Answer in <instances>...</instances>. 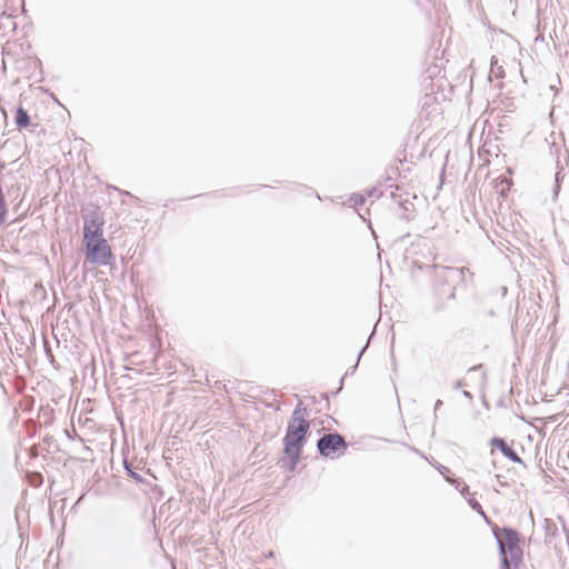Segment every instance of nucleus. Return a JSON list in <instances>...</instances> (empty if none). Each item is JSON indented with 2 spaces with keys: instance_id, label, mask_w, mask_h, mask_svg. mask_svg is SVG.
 <instances>
[{
  "instance_id": "bb28decb",
  "label": "nucleus",
  "mask_w": 569,
  "mask_h": 569,
  "mask_svg": "<svg viewBox=\"0 0 569 569\" xmlns=\"http://www.w3.org/2000/svg\"><path fill=\"white\" fill-rule=\"evenodd\" d=\"M462 395H463V397H465V398H467V399H472V395H471V392H469V391H467V390H463V391H462Z\"/></svg>"
},
{
  "instance_id": "423d86ee",
  "label": "nucleus",
  "mask_w": 569,
  "mask_h": 569,
  "mask_svg": "<svg viewBox=\"0 0 569 569\" xmlns=\"http://www.w3.org/2000/svg\"><path fill=\"white\" fill-rule=\"evenodd\" d=\"M103 226L104 219L99 208L90 210L83 216L82 240L103 237Z\"/></svg>"
},
{
  "instance_id": "4be33fe9",
  "label": "nucleus",
  "mask_w": 569,
  "mask_h": 569,
  "mask_svg": "<svg viewBox=\"0 0 569 569\" xmlns=\"http://www.w3.org/2000/svg\"><path fill=\"white\" fill-rule=\"evenodd\" d=\"M560 190H561V186L558 183H553V186H552V199L553 200H557Z\"/></svg>"
},
{
  "instance_id": "20e7f679",
  "label": "nucleus",
  "mask_w": 569,
  "mask_h": 569,
  "mask_svg": "<svg viewBox=\"0 0 569 569\" xmlns=\"http://www.w3.org/2000/svg\"><path fill=\"white\" fill-rule=\"evenodd\" d=\"M83 250L86 260L92 264L111 267L116 263V257L104 237L83 240Z\"/></svg>"
},
{
  "instance_id": "c9c22d12",
  "label": "nucleus",
  "mask_w": 569,
  "mask_h": 569,
  "mask_svg": "<svg viewBox=\"0 0 569 569\" xmlns=\"http://www.w3.org/2000/svg\"><path fill=\"white\" fill-rule=\"evenodd\" d=\"M500 486L506 487V486H508V483L507 482H500Z\"/></svg>"
},
{
  "instance_id": "c756f323",
  "label": "nucleus",
  "mask_w": 569,
  "mask_h": 569,
  "mask_svg": "<svg viewBox=\"0 0 569 569\" xmlns=\"http://www.w3.org/2000/svg\"><path fill=\"white\" fill-rule=\"evenodd\" d=\"M487 380V375L486 372H482L481 373V381L485 382Z\"/></svg>"
},
{
  "instance_id": "1a4fd4ad",
  "label": "nucleus",
  "mask_w": 569,
  "mask_h": 569,
  "mask_svg": "<svg viewBox=\"0 0 569 569\" xmlns=\"http://www.w3.org/2000/svg\"><path fill=\"white\" fill-rule=\"evenodd\" d=\"M550 153L556 157V166H557V172L555 173V180L553 183H558L561 186L563 180V168L560 164V153H561V146L552 142L550 144Z\"/></svg>"
},
{
  "instance_id": "72a5a7b5",
  "label": "nucleus",
  "mask_w": 569,
  "mask_h": 569,
  "mask_svg": "<svg viewBox=\"0 0 569 569\" xmlns=\"http://www.w3.org/2000/svg\"><path fill=\"white\" fill-rule=\"evenodd\" d=\"M22 218H23V216H22V214H20V216H19V217L13 221V222H19V221H21V220H22Z\"/></svg>"
},
{
  "instance_id": "9b49d317",
  "label": "nucleus",
  "mask_w": 569,
  "mask_h": 569,
  "mask_svg": "<svg viewBox=\"0 0 569 569\" xmlns=\"http://www.w3.org/2000/svg\"><path fill=\"white\" fill-rule=\"evenodd\" d=\"M307 416V409L302 407L301 401L296 406L289 422H293V425H300L302 423H309V421L306 419Z\"/></svg>"
},
{
  "instance_id": "aec40b11",
  "label": "nucleus",
  "mask_w": 569,
  "mask_h": 569,
  "mask_svg": "<svg viewBox=\"0 0 569 569\" xmlns=\"http://www.w3.org/2000/svg\"><path fill=\"white\" fill-rule=\"evenodd\" d=\"M358 365H359V363H357V362H356L352 367H350V368L346 371L345 376H343V377L340 379V381H339V388L337 389V391H335V392H333V395H337V393L342 389L345 378H346L347 376H352V375L356 372V370H357V368H358Z\"/></svg>"
},
{
  "instance_id": "f3484780",
  "label": "nucleus",
  "mask_w": 569,
  "mask_h": 569,
  "mask_svg": "<svg viewBox=\"0 0 569 569\" xmlns=\"http://www.w3.org/2000/svg\"><path fill=\"white\" fill-rule=\"evenodd\" d=\"M432 466L439 471V473L446 479V481H448L453 476V473L448 467L441 465L438 461H435Z\"/></svg>"
},
{
  "instance_id": "ddd939ff",
  "label": "nucleus",
  "mask_w": 569,
  "mask_h": 569,
  "mask_svg": "<svg viewBox=\"0 0 569 569\" xmlns=\"http://www.w3.org/2000/svg\"><path fill=\"white\" fill-rule=\"evenodd\" d=\"M447 482H449L451 486H453L460 492V495L463 497H467V495H469V492H470L469 486L460 477H456L453 475Z\"/></svg>"
},
{
  "instance_id": "5701e85b",
  "label": "nucleus",
  "mask_w": 569,
  "mask_h": 569,
  "mask_svg": "<svg viewBox=\"0 0 569 569\" xmlns=\"http://www.w3.org/2000/svg\"><path fill=\"white\" fill-rule=\"evenodd\" d=\"M371 335H373V332H372ZM371 337H372V336H370L369 338H371ZM368 340H370V339H368ZM368 345H369V341H367V343H366V345L360 349V351L358 352L357 360H356V362H357V363H359V361H360V359H361L362 355L366 352V350H367V348H368Z\"/></svg>"
},
{
  "instance_id": "f03ea898",
  "label": "nucleus",
  "mask_w": 569,
  "mask_h": 569,
  "mask_svg": "<svg viewBox=\"0 0 569 569\" xmlns=\"http://www.w3.org/2000/svg\"><path fill=\"white\" fill-rule=\"evenodd\" d=\"M500 569H520L523 562L525 537L510 526L501 527L500 533L495 535Z\"/></svg>"
},
{
  "instance_id": "f704fd0d",
  "label": "nucleus",
  "mask_w": 569,
  "mask_h": 569,
  "mask_svg": "<svg viewBox=\"0 0 569 569\" xmlns=\"http://www.w3.org/2000/svg\"><path fill=\"white\" fill-rule=\"evenodd\" d=\"M428 461H429V463L432 465V463H435L436 460L433 458H431V460H428Z\"/></svg>"
},
{
  "instance_id": "f257e3e1",
  "label": "nucleus",
  "mask_w": 569,
  "mask_h": 569,
  "mask_svg": "<svg viewBox=\"0 0 569 569\" xmlns=\"http://www.w3.org/2000/svg\"><path fill=\"white\" fill-rule=\"evenodd\" d=\"M428 269L435 295L439 301L438 309L445 308L449 301H455L457 290L473 284L475 273L468 267L431 264L428 266Z\"/></svg>"
},
{
  "instance_id": "0eeeda50",
  "label": "nucleus",
  "mask_w": 569,
  "mask_h": 569,
  "mask_svg": "<svg viewBox=\"0 0 569 569\" xmlns=\"http://www.w3.org/2000/svg\"><path fill=\"white\" fill-rule=\"evenodd\" d=\"M107 557L113 567H120L126 556V547L118 538H110L106 543Z\"/></svg>"
},
{
  "instance_id": "4c0bfd02",
  "label": "nucleus",
  "mask_w": 569,
  "mask_h": 569,
  "mask_svg": "<svg viewBox=\"0 0 569 569\" xmlns=\"http://www.w3.org/2000/svg\"><path fill=\"white\" fill-rule=\"evenodd\" d=\"M422 458H423L425 460H429V459H428V457H427L426 455H422Z\"/></svg>"
},
{
  "instance_id": "393cba45",
  "label": "nucleus",
  "mask_w": 569,
  "mask_h": 569,
  "mask_svg": "<svg viewBox=\"0 0 569 569\" xmlns=\"http://www.w3.org/2000/svg\"><path fill=\"white\" fill-rule=\"evenodd\" d=\"M482 368H483V365L479 363V365H476V366H472L471 368H469L468 372L471 373L473 371L481 370Z\"/></svg>"
},
{
  "instance_id": "9d476101",
  "label": "nucleus",
  "mask_w": 569,
  "mask_h": 569,
  "mask_svg": "<svg viewBox=\"0 0 569 569\" xmlns=\"http://www.w3.org/2000/svg\"><path fill=\"white\" fill-rule=\"evenodd\" d=\"M14 123L19 130L27 129L31 124V117L22 106L16 109Z\"/></svg>"
},
{
  "instance_id": "6ab92c4d",
  "label": "nucleus",
  "mask_w": 569,
  "mask_h": 569,
  "mask_svg": "<svg viewBox=\"0 0 569 569\" xmlns=\"http://www.w3.org/2000/svg\"><path fill=\"white\" fill-rule=\"evenodd\" d=\"M400 176V169L398 166H390L387 170H386V179L388 181H391V180H395L397 177Z\"/></svg>"
},
{
  "instance_id": "2eb2a0df",
  "label": "nucleus",
  "mask_w": 569,
  "mask_h": 569,
  "mask_svg": "<svg viewBox=\"0 0 569 569\" xmlns=\"http://www.w3.org/2000/svg\"><path fill=\"white\" fill-rule=\"evenodd\" d=\"M465 498L473 511H476L481 517H485V510H483L481 503L475 498V493L469 492V495H467V497H465Z\"/></svg>"
},
{
  "instance_id": "6e6552de",
  "label": "nucleus",
  "mask_w": 569,
  "mask_h": 569,
  "mask_svg": "<svg viewBox=\"0 0 569 569\" xmlns=\"http://www.w3.org/2000/svg\"><path fill=\"white\" fill-rule=\"evenodd\" d=\"M489 443L491 447L498 449L501 452V455L509 459L510 461L518 465H525L521 457L515 451V449L511 446L508 445L506 439L495 436L489 440Z\"/></svg>"
},
{
  "instance_id": "cd10ccee",
  "label": "nucleus",
  "mask_w": 569,
  "mask_h": 569,
  "mask_svg": "<svg viewBox=\"0 0 569 569\" xmlns=\"http://www.w3.org/2000/svg\"><path fill=\"white\" fill-rule=\"evenodd\" d=\"M486 315L489 316V317H495L496 316V312L493 309H489L486 311Z\"/></svg>"
},
{
  "instance_id": "4468645a",
  "label": "nucleus",
  "mask_w": 569,
  "mask_h": 569,
  "mask_svg": "<svg viewBox=\"0 0 569 569\" xmlns=\"http://www.w3.org/2000/svg\"><path fill=\"white\" fill-rule=\"evenodd\" d=\"M123 467H124V470H126V473L128 475V477L133 479L137 483L144 482V478L136 470V468H133V466L131 463H129L128 461H124Z\"/></svg>"
},
{
  "instance_id": "e433bc0d",
  "label": "nucleus",
  "mask_w": 569,
  "mask_h": 569,
  "mask_svg": "<svg viewBox=\"0 0 569 569\" xmlns=\"http://www.w3.org/2000/svg\"><path fill=\"white\" fill-rule=\"evenodd\" d=\"M422 458H423L425 460H429V459H428V457H427L426 455H422Z\"/></svg>"
},
{
  "instance_id": "a211bd4d",
  "label": "nucleus",
  "mask_w": 569,
  "mask_h": 569,
  "mask_svg": "<svg viewBox=\"0 0 569 569\" xmlns=\"http://www.w3.org/2000/svg\"><path fill=\"white\" fill-rule=\"evenodd\" d=\"M349 201L351 202L352 207H359L366 202V197L361 193L355 192L350 196Z\"/></svg>"
},
{
  "instance_id": "f8f14e48",
  "label": "nucleus",
  "mask_w": 569,
  "mask_h": 569,
  "mask_svg": "<svg viewBox=\"0 0 569 569\" xmlns=\"http://www.w3.org/2000/svg\"><path fill=\"white\" fill-rule=\"evenodd\" d=\"M492 76L497 79H503L506 77L505 69L499 64V59L496 56H492L490 59L489 78Z\"/></svg>"
},
{
  "instance_id": "c85d7f7f",
  "label": "nucleus",
  "mask_w": 569,
  "mask_h": 569,
  "mask_svg": "<svg viewBox=\"0 0 569 569\" xmlns=\"http://www.w3.org/2000/svg\"><path fill=\"white\" fill-rule=\"evenodd\" d=\"M84 496H86V495H84V493H82V495L77 499V501H76V506H77V505H79L81 501H83Z\"/></svg>"
},
{
  "instance_id": "412c9836",
  "label": "nucleus",
  "mask_w": 569,
  "mask_h": 569,
  "mask_svg": "<svg viewBox=\"0 0 569 569\" xmlns=\"http://www.w3.org/2000/svg\"><path fill=\"white\" fill-rule=\"evenodd\" d=\"M485 522L491 528V531H492V535L495 536L496 533H500L501 531V528L499 526H497V523H495L486 513H485V517H482Z\"/></svg>"
},
{
  "instance_id": "58836bf2",
  "label": "nucleus",
  "mask_w": 569,
  "mask_h": 569,
  "mask_svg": "<svg viewBox=\"0 0 569 569\" xmlns=\"http://www.w3.org/2000/svg\"><path fill=\"white\" fill-rule=\"evenodd\" d=\"M422 458H423L425 460H429V459H428V457H427L426 455H422Z\"/></svg>"
},
{
  "instance_id": "7ed1b4c3",
  "label": "nucleus",
  "mask_w": 569,
  "mask_h": 569,
  "mask_svg": "<svg viewBox=\"0 0 569 569\" xmlns=\"http://www.w3.org/2000/svg\"><path fill=\"white\" fill-rule=\"evenodd\" d=\"M310 433V423L293 425V422H288L282 439L283 457L280 460L282 469L290 472L296 471Z\"/></svg>"
},
{
  "instance_id": "39448f33",
  "label": "nucleus",
  "mask_w": 569,
  "mask_h": 569,
  "mask_svg": "<svg viewBox=\"0 0 569 569\" xmlns=\"http://www.w3.org/2000/svg\"><path fill=\"white\" fill-rule=\"evenodd\" d=\"M348 442L339 432L325 433L317 440V450L323 458L337 459L345 455Z\"/></svg>"
},
{
  "instance_id": "dca6fc26",
  "label": "nucleus",
  "mask_w": 569,
  "mask_h": 569,
  "mask_svg": "<svg viewBox=\"0 0 569 569\" xmlns=\"http://www.w3.org/2000/svg\"><path fill=\"white\" fill-rule=\"evenodd\" d=\"M399 203H400V208L403 210L400 218L402 220L409 221L411 219V217L409 216V212H411L413 210L415 204L409 200L400 201Z\"/></svg>"
},
{
  "instance_id": "a878e982",
  "label": "nucleus",
  "mask_w": 569,
  "mask_h": 569,
  "mask_svg": "<svg viewBox=\"0 0 569 569\" xmlns=\"http://www.w3.org/2000/svg\"><path fill=\"white\" fill-rule=\"evenodd\" d=\"M462 386H465V382L462 380H457L453 383V389L461 388Z\"/></svg>"
},
{
  "instance_id": "b1692460",
  "label": "nucleus",
  "mask_w": 569,
  "mask_h": 569,
  "mask_svg": "<svg viewBox=\"0 0 569 569\" xmlns=\"http://www.w3.org/2000/svg\"><path fill=\"white\" fill-rule=\"evenodd\" d=\"M443 405V401L438 399L435 402V420L437 419V411L440 409V407Z\"/></svg>"
},
{
  "instance_id": "2f4dec72",
  "label": "nucleus",
  "mask_w": 569,
  "mask_h": 569,
  "mask_svg": "<svg viewBox=\"0 0 569 569\" xmlns=\"http://www.w3.org/2000/svg\"><path fill=\"white\" fill-rule=\"evenodd\" d=\"M376 192H377V189H376V188H372V189L369 191V196H373Z\"/></svg>"
},
{
  "instance_id": "7c9ffc66",
  "label": "nucleus",
  "mask_w": 569,
  "mask_h": 569,
  "mask_svg": "<svg viewBox=\"0 0 569 569\" xmlns=\"http://www.w3.org/2000/svg\"><path fill=\"white\" fill-rule=\"evenodd\" d=\"M565 157H566V161L569 162V152H568V150H565Z\"/></svg>"
},
{
  "instance_id": "473e14b6",
  "label": "nucleus",
  "mask_w": 569,
  "mask_h": 569,
  "mask_svg": "<svg viewBox=\"0 0 569 569\" xmlns=\"http://www.w3.org/2000/svg\"><path fill=\"white\" fill-rule=\"evenodd\" d=\"M519 319H520V313H519V310H518V311H517V317H516V320H515V323H516V325L518 323Z\"/></svg>"
}]
</instances>
